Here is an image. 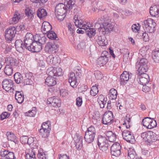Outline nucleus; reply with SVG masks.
Masks as SVG:
<instances>
[{"instance_id":"6","label":"nucleus","mask_w":159,"mask_h":159,"mask_svg":"<svg viewBox=\"0 0 159 159\" xmlns=\"http://www.w3.org/2000/svg\"><path fill=\"white\" fill-rule=\"evenodd\" d=\"M98 144L100 148L102 151L107 153L109 152V148L110 145L109 141L106 138L102 135H99L98 139Z\"/></svg>"},{"instance_id":"37","label":"nucleus","mask_w":159,"mask_h":159,"mask_svg":"<svg viewBox=\"0 0 159 159\" xmlns=\"http://www.w3.org/2000/svg\"><path fill=\"white\" fill-rule=\"evenodd\" d=\"M14 79L15 82L17 84L21 83L23 80L22 75L19 72H16L15 74L14 75Z\"/></svg>"},{"instance_id":"40","label":"nucleus","mask_w":159,"mask_h":159,"mask_svg":"<svg viewBox=\"0 0 159 159\" xmlns=\"http://www.w3.org/2000/svg\"><path fill=\"white\" fill-rule=\"evenodd\" d=\"M20 16L19 14H15L13 17L10 20V24H14L17 23L20 19Z\"/></svg>"},{"instance_id":"25","label":"nucleus","mask_w":159,"mask_h":159,"mask_svg":"<svg viewBox=\"0 0 159 159\" xmlns=\"http://www.w3.org/2000/svg\"><path fill=\"white\" fill-rule=\"evenodd\" d=\"M26 158V159H35V154L34 148L26 149L25 150Z\"/></svg>"},{"instance_id":"12","label":"nucleus","mask_w":159,"mask_h":159,"mask_svg":"<svg viewBox=\"0 0 159 159\" xmlns=\"http://www.w3.org/2000/svg\"><path fill=\"white\" fill-rule=\"evenodd\" d=\"M113 120L112 112L110 111L106 112L103 116L102 121L105 125H108L111 124Z\"/></svg>"},{"instance_id":"4","label":"nucleus","mask_w":159,"mask_h":159,"mask_svg":"<svg viewBox=\"0 0 159 159\" xmlns=\"http://www.w3.org/2000/svg\"><path fill=\"white\" fill-rule=\"evenodd\" d=\"M142 25L145 32L152 33L155 30L156 24L152 19L148 18L142 22Z\"/></svg>"},{"instance_id":"27","label":"nucleus","mask_w":159,"mask_h":159,"mask_svg":"<svg viewBox=\"0 0 159 159\" xmlns=\"http://www.w3.org/2000/svg\"><path fill=\"white\" fill-rule=\"evenodd\" d=\"M96 38L97 42L99 45L104 46L107 44L106 37L104 36H97L96 37Z\"/></svg>"},{"instance_id":"44","label":"nucleus","mask_w":159,"mask_h":159,"mask_svg":"<svg viewBox=\"0 0 159 159\" xmlns=\"http://www.w3.org/2000/svg\"><path fill=\"white\" fill-rule=\"evenodd\" d=\"M20 141L21 142L24 144L28 143L29 145L31 144L29 141L32 139V138H28L27 136H23L20 137Z\"/></svg>"},{"instance_id":"9","label":"nucleus","mask_w":159,"mask_h":159,"mask_svg":"<svg viewBox=\"0 0 159 159\" xmlns=\"http://www.w3.org/2000/svg\"><path fill=\"white\" fill-rule=\"evenodd\" d=\"M47 74L48 75V76L54 77L55 76L62 75L63 72L62 69L60 67H51L48 69L47 71Z\"/></svg>"},{"instance_id":"1","label":"nucleus","mask_w":159,"mask_h":159,"mask_svg":"<svg viewBox=\"0 0 159 159\" xmlns=\"http://www.w3.org/2000/svg\"><path fill=\"white\" fill-rule=\"evenodd\" d=\"M74 5L67 3V2L66 3V2H64V4L59 3L55 9V12L57 16L58 19L61 21L63 20L65 16V13L68 11H70Z\"/></svg>"},{"instance_id":"2","label":"nucleus","mask_w":159,"mask_h":159,"mask_svg":"<svg viewBox=\"0 0 159 159\" xmlns=\"http://www.w3.org/2000/svg\"><path fill=\"white\" fill-rule=\"evenodd\" d=\"M45 42L46 38L45 37H41L39 34H36L35 35L34 41L27 49L35 52H39L42 49V45Z\"/></svg>"},{"instance_id":"13","label":"nucleus","mask_w":159,"mask_h":159,"mask_svg":"<svg viewBox=\"0 0 159 159\" xmlns=\"http://www.w3.org/2000/svg\"><path fill=\"white\" fill-rule=\"evenodd\" d=\"M121 147L118 143H115L110 148L111 152L113 156L118 157L120 154Z\"/></svg>"},{"instance_id":"64","label":"nucleus","mask_w":159,"mask_h":159,"mask_svg":"<svg viewBox=\"0 0 159 159\" xmlns=\"http://www.w3.org/2000/svg\"><path fill=\"white\" fill-rule=\"evenodd\" d=\"M24 82L26 85H31L32 83V80L25 78Z\"/></svg>"},{"instance_id":"43","label":"nucleus","mask_w":159,"mask_h":159,"mask_svg":"<svg viewBox=\"0 0 159 159\" xmlns=\"http://www.w3.org/2000/svg\"><path fill=\"white\" fill-rule=\"evenodd\" d=\"M6 135L8 140L15 142L16 139V137L12 132H7Z\"/></svg>"},{"instance_id":"23","label":"nucleus","mask_w":159,"mask_h":159,"mask_svg":"<svg viewBox=\"0 0 159 159\" xmlns=\"http://www.w3.org/2000/svg\"><path fill=\"white\" fill-rule=\"evenodd\" d=\"M69 82L71 86L73 88H75L77 86L78 83L74 73H70L69 77Z\"/></svg>"},{"instance_id":"35","label":"nucleus","mask_w":159,"mask_h":159,"mask_svg":"<svg viewBox=\"0 0 159 159\" xmlns=\"http://www.w3.org/2000/svg\"><path fill=\"white\" fill-rule=\"evenodd\" d=\"M137 156L134 150L132 148L129 149L128 151V159H137Z\"/></svg>"},{"instance_id":"52","label":"nucleus","mask_w":159,"mask_h":159,"mask_svg":"<svg viewBox=\"0 0 159 159\" xmlns=\"http://www.w3.org/2000/svg\"><path fill=\"white\" fill-rule=\"evenodd\" d=\"M39 132L40 135L43 138L48 137L50 133L49 130H39Z\"/></svg>"},{"instance_id":"11","label":"nucleus","mask_w":159,"mask_h":159,"mask_svg":"<svg viewBox=\"0 0 159 159\" xmlns=\"http://www.w3.org/2000/svg\"><path fill=\"white\" fill-rule=\"evenodd\" d=\"M123 139L128 142L133 143L135 141L134 138L132 133L127 130H124L122 132Z\"/></svg>"},{"instance_id":"26","label":"nucleus","mask_w":159,"mask_h":159,"mask_svg":"<svg viewBox=\"0 0 159 159\" xmlns=\"http://www.w3.org/2000/svg\"><path fill=\"white\" fill-rule=\"evenodd\" d=\"M103 132H104V134L108 138L110 142H113L116 140V135L111 131H106Z\"/></svg>"},{"instance_id":"39","label":"nucleus","mask_w":159,"mask_h":159,"mask_svg":"<svg viewBox=\"0 0 159 159\" xmlns=\"http://www.w3.org/2000/svg\"><path fill=\"white\" fill-rule=\"evenodd\" d=\"M13 67L9 66V65H6L4 68V73L7 75H11L13 72Z\"/></svg>"},{"instance_id":"49","label":"nucleus","mask_w":159,"mask_h":159,"mask_svg":"<svg viewBox=\"0 0 159 159\" xmlns=\"http://www.w3.org/2000/svg\"><path fill=\"white\" fill-rule=\"evenodd\" d=\"M25 13L26 15L29 19H31L33 17L34 12L32 10L29 8H26L25 11Z\"/></svg>"},{"instance_id":"46","label":"nucleus","mask_w":159,"mask_h":159,"mask_svg":"<svg viewBox=\"0 0 159 159\" xmlns=\"http://www.w3.org/2000/svg\"><path fill=\"white\" fill-rule=\"evenodd\" d=\"M151 119L152 118L149 117H146L143 119L142 120L143 125L148 129L150 122H151Z\"/></svg>"},{"instance_id":"45","label":"nucleus","mask_w":159,"mask_h":159,"mask_svg":"<svg viewBox=\"0 0 159 159\" xmlns=\"http://www.w3.org/2000/svg\"><path fill=\"white\" fill-rule=\"evenodd\" d=\"M152 58L156 62H159V50H155L152 52Z\"/></svg>"},{"instance_id":"16","label":"nucleus","mask_w":159,"mask_h":159,"mask_svg":"<svg viewBox=\"0 0 159 159\" xmlns=\"http://www.w3.org/2000/svg\"><path fill=\"white\" fill-rule=\"evenodd\" d=\"M57 48L58 46L57 45L49 43L46 44L45 51L49 53H54L56 52Z\"/></svg>"},{"instance_id":"15","label":"nucleus","mask_w":159,"mask_h":159,"mask_svg":"<svg viewBox=\"0 0 159 159\" xmlns=\"http://www.w3.org/2000/svg\"><path fill=\"white\" fill-rule=\"evenodd\" d=\"M95 133V130H87L85 131L84 139L87 143H90L93 141Z\"/></svg>"},{"instance_id":"62","label":"nucleus","mask_w":159,"mask_h":159,"mask_svg":"<svg viewBox=\"0 0 159 159\" xmlns=\"http://www.w3.org/2000/svg\"><path fill=\"white\" fill-rule=\"evenodd\" d=\"M82 98L80 97H78L76 99V105L78 107H80L82 103Z\"/></svg>"},{"instance_id":"53","label":"nucleus","mask_w":159,"mask_h":159,"mask_svg":"<svg viewBox=\"0 0 159 159\" xmlns=\"http://www.w3.org/2000/svg\"><path fill=\"white\" fill-rule=\"evenodd\" d=\"M98 93V90L97 87L96 86H93L92 87L90 91V94L94 96Z\"/></svg>"},{"instance_id":"63","label":"nucleus","mask_w":159,"mask_h":159,"mask_svg":"<svg viewBox=\"0 0 159 159\" xmlns=\"http://www.w3.org/2000/svg\"><path fill=\"white\" fill-rule=\"evenodd\" d=\"M86 43L84 42H81L78 45V48L79 49H84L85 48Z\"/></svg>"},{"instance_id":"3","label":"nucleus","mask_w":159,"mask_h":159,"mask_svg":"<svg viewBox=\"0 0 159 159\" xmlns=\"http://www.w3.org/2000/svg\"><path fill=\"white\" fill-rule=\"evenodd\" d=\"M100 25L101 30L103 32H108L111 31L114 27V26L111 24V21L108 18H105L104 16L98 18L96 24Z\"/></svg>"},{"instance_id":"58","label":"nucleus","mask_w":159,"mask_h":159,"mask_svg":"<svg viewBox=\"0 0 159 159\" xmlns=\"http://www.w3.org/2000/svg\"><path fill=\"white\" fill-rule=\"evenodd\" d=\"M10 116V114L8 112H3L0 115L1 119L3 120L5 119L8 118Z\"/></svg>"},{"instance_id":"19","label":"nucleus","mask_w":159,"mask_h":159,"mask_svg":"<svg viewBox=\"0 0 159 159\" xmlns=\"http://www.w3.org/2000/svg\"><path fill=\"white\" fill-rule=\"evenodd\" d=\"M0 155L3 159H16L15 157L14 154L12 152L2 149L0 152Z\"/></svg>"},{"instance_id":"57","label":"nucleus","mask_w":159,"mask_h":159,"mask_svg":"<svg viewBox=\"0 0 159 159\" xmlns=\"http://www.w3.org/2000/svg\"><path fill=\"white\" fill-rule=\"evenodd\" d=\"M136 64H141L143 66H148V61L146 59L143 58L140 59L139 61H137Z\"/></svg>"},{"instance_id":"47","label":"nucleus","mask_w":159,"mask_h":159,"mask_svg":"<svg viewBox=\"0 0 159 159\" xmlns=\"http://www.w3.org/2000/svg\"><path fill=\"white\" fill-rule=\"evenodd\" d=\"M47 36L48 38L52 40H57L58 39L56 34L52 31H50L48 33Z\"/></svg>"},{"instance_id":"18","label":"nucleus","mask_w":159,"mask_h":159,"mask_svg":"<svg viewBox=\"0 0 159 159\" xmlns=\"http://www.w3.org/2000/svg\"><path fill=\"white\" fill-rule=\"evenodd\" d=\"M132 74L129 72L124 71L120 77V83L122 85L125 84L132 77Z\"/></svg>"},{"instance_id":"34","label":"nucleus","mask_w":159,"mask_h":159,"mask_svg":"<svg viewBox=\"0 0 159 159\" xmlns=\"http://www.w3.org/2000/svg\"><path fill=\"white\" fill-rule=\"evenodd\" d=\"M39 159H48V155L46 152H44L42 148H40L38 151L37 155Z\"/></svg>"},{"instance_id":"51","label":"nucleus","mask_w":159,"mask_h":159,"mask_svg":"<svg viewBox=\"0 0 159 159\" xmlns=\"http://www.w3.org/2000/svg\"><path fill=\"white\" fill-rule=\"evenodd\" d=\"M86 32V34L90 38H91L92 36H94L95 34V30L93 28H89L87 29Z\"/></svg>"},{"instance_id":"36","label":"nucleus","mask_w":159,"mask_h":159,"mask_svg":"<svg viewBox=\"0 0 159 159\" xmlns=\"http://www.w3.org/2000/svg\"><path fill=\"white\" fill-rule=\"evenodd\" d=\"M117 93L116 89L113 88L111 89L108 94L109 99L111 100L116 99L117 98Z\"/></svg>"},{"instance_id":"32","label":"nucleus","mask_w":159,"mask_h":159,"mask_svg":"<svg viewBox=\"0 0 159 159\" xmlns=\"http://www.w3.org/2000/svg\"><path fill=\"white\" fill-rule=\"evenodd\" d=\"M15 99L19 103L21 104L24 101V95L23 94L21 93L20 92L16 91Z\"/></svg>"},{"instance_id":"56","label":"nucleus","mask_w":159,"mask_h":159,"mask_svg":"<svg viewBox=\"0 0 159 159\" xmlns=\"http://www.w3.org/2000/svg\"><path fill=\"white\" fill-rule=\"evenodd\" d=\"M94 75L95 78L97 80L101 79L103 77L102 74L99 70H97L95 71Z\"/></svg>"},{"instance_id":"54","label":"nucleus","mask_w":159,"mask_h":159,"mask_svg":"<svg viewBox=\"0 0 159 159\" xmlns=\"http://www.w3.org/2000/svg\"><path fill=\"white\" fill-rule=\"evenodd\" d=\"M36 113L35 108H33V109L31 111H29L28 112L25 113L26 116L30 117H34Z\"/></svg>"},{"instance_id":"30","label":"nucleus","mask_w":159,"mask_h":159,"mask_svg":"<svg viewBox=\"0 0 159 159\" xmlns=\"http://www.w3.org/2000/svg\"><path fill=\"white\" fill-rule=\"evenodd\" d=\"M107 99L102 95H100L98 98V101L100 105V107L103 108L106 105Z\"/></svg>"},{"instance_id":"61","label":"nucleus","mask_w":159,"mask_h":159,"mask_svg":"<svg viewBox=\"0 0 159 159\" xmlns=\"http://www.w3.org/2000/svg\"><path fill=\"white\" fill-rule=\"evenodd\" d=\"M138 26L136 24H134L131 26V30L134 32H138L140 29V27L139 26V24H138Z\"/></svg>"},{"instance_id":"31","label":"nucleus","mask_w":159,"mask_h":159,"mask_svg":"<svg viewBox=\"0 0 159 159\" xmlns=\"http://www.w3.org/2000/svg\"><path fill=\"white\" fill-rule=\"evenodd\" d=\"M136 67L139 74L145 73L148 70V66H144L136 63Z\"/></svg>"},{"instance_id":"28","label":"nucleus","mask_w":159,"mask_h":159,"mask_svg":"<svg viewBox=\"0 0 159 159\" xmlns=\"http://www.w3.org/2000/svg\"><path fill=\"white\" fill-rule=\"evenodd\" d=\"M45 84L48 86H52L56 84V79L54 77L48 76L46 79Z\"/></svg>"},{"instance_id":"55","label":"nucleus","mask_w":159,"mask_h":159,"mask_svg":"<svg viewBox=\"0 0 159 159\" xmlns=\"http://www.w3.org/2000/svg\"><path fill=\"white\" fill-rule=\"evenodd\" d=\"M151 122H150L149 125L148 127V129H151L156 127L157 125V123L156 121L153 120V119H152L151 120Z\"/></svg>"},{"instance_id":"14","label":"nucleus","mask_w":159,"mask_h":159,"mask_svg":"<svg viewBox=\"0 0 159 159\" xmlns=\"http://www.w3.org/2000/svg\"><path fill=\"white\" fill-rule=\"evenodd\" d=\"M5 61L6 65H9L13 68L17 67L19 63V60L11 56L6 57Z\"/></svg>"},{"instance_id":"60","label":"nucleus","mask_w":159,"mask_h":159,"mask_svg":"<svg viewBox=\"0 0 159 159\" xmlns=\"http://www.w3.org/2000/svg\"><path fill=\"white\" fill-rule=\"evenodd\" d=\"M142 34L141 38L144 41L146 42L148 41L149 37L148 34L146 32H145L144 33H143Z\"/></svg>"},{"instance_id":"21","label":"nucleus","mask_w":159,"mask_h":159,"mask_svg":"<svg viewBox=\"0 0 159 159\" xmlns=\"http://www.w3.org/2000/svg\"><path fill=\"white\" fill-rule=\"evenodd\" d=\"M105 55L104 56H102L99 57L97 60V64L100 66H102L105 65L108 61V58L107 55L108 53L106 51L104 52Z\"/></svg>"},{"instance_id":"24","label":"nucleus","mask_w":159,"mask_h":159,"mask_svg":"<svg viewBox=\"0 0 159 159\" xmlns=\"http://www.w3.org/2000/svg\"><path fill=\"white\" fill-rule=\"evenodd\" d=\"M150 13L152 16L158 17L159 16V6L156 5L151 7Z\"/></svg>"},{"instance_id":"8","label":"nucleus","mask_w":159,"mask_h":159,"mask_svg":"<svg viewBox=\"0 0 159 159\" xmlns=\"http://www.w3.org/2000/svg\"><path fill=\"white\" fill-rule=\"evenodd\" d=\"M16 32V28L15 27L11 26L7 29L5 32V36L7 41H11L15 37Z\"/></svg>"},{"instance_id":"7","label":"nucleus","mask_w":159,"mask_h":159,"mask_svg":"<svg viewBox=\"0 0 159 159\" xmlns=\"http://www.w3.org/2000/svg\"><path fill=\"white\" fill-rule=\"evenodd\" d=\"M14 83L11 79H6L2 82L3 89L6 91L10 93H13L15 86Z\"/></svg>"},{"instance_id":"41","label":"nucleus","mask_w":159,"mask_h":159,"mask_svg":"<svg viewBox=\"0 0 159 159\" xmlns=\"http://www.w3.org/2000/svg\"><path fill=\"white\" fill-rule=\"evenodd\" d=\"M15 45L17 50H20L25 48L24 45L23 44L22 42L20 40H16L15 42Z\"/></svg>"},{"instance_id":"22","label":"nucleus","mask_w":159,"mask_h":159,"mask_svg":"<svg viewBox=\"0 0 159 159\" xmlns=\"http://www.w3.org/2000/svg\"><path fill=\"white\" fill-rule=\"evenodd\" d=\"M52 27L50 23L47 22H44L42 24L41 31L44 34H46L52 30Z\"/></svg>"},{"instance_id":"33","label":"nucleus","mask_w":159,"mask_h":159,"mask_svg":"<svg viewBox=\"0 0 159 159\" xmlns=\"http://www.w3.org/2000/svg\"><path fill=\"white\" fill-rule=\"evenodd\" d=\"M66 26L67 29V33L71 35H72L75 32V27L74 24L70 22H68L66 24Z\"/></svg>"},{"instance_id":"50","label":"nucleus","mask_w":159,"mask_h":159,"mask_svg":"<svg viewBox=\"0 0 159 159\" xmlns=\"http://www.w3.org/2000/svg\"><path fill=\"white\" fill-rule=\"evenodd\" d=\"M74 20L75 26L80 28L82 24H83V21L82 20H80L78 19V17H76V16H74Z\"/></svg>"},{"instance_id":"20","label":"nucleus","mask_w":159,"mask_h":159,"mask_svg":"<svg viewBox=\"0 0 159 159\" xmlns=\"http://www.w3.org/2000/svg\"><path fill=\"white\" fill-rule=\"evenodd\" d=\"M138 82L142 85L146 84L149 82V75L146 73L139 74Z\"/></svg>"},{"instance_id":"48","label":"nucleus","mask_w":159,"mask_h":159,"mask_svg":"<svg viewBox=\"0 0 159 159\" xmlns=\"http://www.w3.org/2000/svg\"><path fill=\"white\" fill-rule=\"evenodd\" d=\"M42 129H51V122L50 121H47L43 123L41 125Z\"/></svg>"},{"instance_id":"29","label":"nucleus","mask_w":159,"mask_h":159,"mask_svg":"<svg viewBox=\"0 0 159 159\" xmlns=\"http://www.w3.org/2000/svg\"><path fill=\"white\" fill-rule=\"evenodd\" d=\"M47 61L49 65H54L58 63L57 57H54L52 55H50L48 56L47 58Z\"/></svg>"},{"instance_id":"5","label":"nucleus","mask_w":159,"mask_h":159,"mask_svg":"<svg viewBox=\"0 0 159 159\" xmlns=\"http://www.w3.org/2000/svg\"><path fill=\"white\" fill-rule=\"evenodd\" d=\"M141 136L144 139L145 142L149 143L159 140V135L151 131L144 132L141 134Z\"/></svg>"},{"instance_id":"38","label":"nucleus","mask_w":159,"mask_h":159,"mask_svg":"<svg viewBox=\"0 0 159 159\" xmlns=\"http://www.w3.org/2000/svg\"><path fill=\"white\" fill-rule=\"evenodd\" d=\"M37 16L40 18L46 16L47 15V12L45 9L39 8L37 11Z\"/></svg>"},{"instance_id":"42","label":"nucleus","mask_w":159,"mask_h":159,"mask_svg":"<svg viewBox=\"0 0 159 159\" xmlns=\"http://www.w3.org/2000/svg\"><path fill=\"white\" fill-rule=\"evenodd\" d=\"M131 118L130 117V115H126L124 120V123L123 124V125L125 126L126 129L130 128V125L129 123L130 122Z\"/></svg>"},{"instance_id":"10","label":"nucleus","mask_w":159,"mask_h":159,"mask_svg":"<svg viewBox=\"0 0 159 159\" xmlns=\"http://www.w3.org/2000/svg\"><path fill=\"white\" fill-rule=\"evenodd\" d=\"M35 36L30 33H27L24 38V44L25 48L27 49L34 41Z\"/></svg>"},{"instance_id":"17","label":"nucleus","mask_w":159,"mask_h":159,"mask_svg":"<svg viewBox=\"0 0 159 159\" xmlns=\"http://www.w3.org/2000/svg\"><path fill=\"white\" fill-rule=\"evenodd\" d=\"M47 103L54 107H59L61 106V101L58 98L53 97L48 99Z\"/></svg>"},{"instance_id":"59","label":"nucleus","mask_w":159,"mask_h":159,"mask_svg":"<svg viewBox=\"0 0 159 159\" xmlns=\"http://www.w3.org/2000/svg\"><path fill=\"white\" fill-rule=\"evenodd\" d=\"M75 141L76 144L75 146L77 148L80 149L82 147V139H80V140L78 141L77 140H75Z\"/></svg>"}]
</instances>
